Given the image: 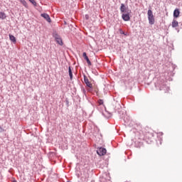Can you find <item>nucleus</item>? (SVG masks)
Segmentation results:
<instances>
[{
  "instance_id": "obj_1",
  "label": "nucleus",
  "mask_w": 182,
  "mask_h": 182,
  "mask_svg": "<svg viewBox=\"0 0 182 182\" xmlns=\"http://www.w3.org/2000/svg\"><path fill=\"white\" fill-rule=\"evenodd\" d=\"M155 87H156V89H159V90H163L164 93H167V92H169L170 90V87H167L164 82H159L157 84H155Z\"/></svg>"
},
{
  "instance_id": "obj_2",
  "label": "nucleus",
  "mask_w": 182,
  "mask_h": 182,
  "mask_svg": "<svg viewBox=\"0 0 182 182\" xmlns=\"http://www.w3.org/2000/svg\"><path fill=\"white\" fill-rule=\"evenodd\" d=\"M53 37H54V39H55L56 43L60 45V46H63V41H62V38H60V36H59V34H58V32H56V31H54L53 32Z\"/></svg>"
},
{
  "instance_id": "obj_3",
  "label": "nucleus",
  "mask_w": 182,
  "mask_h": 182,
  "mask_svg": "<svg viewBox=\"0 0 182 182\" xmlns=\"http://www.w3.org/2000/svg\"><path fill=\"white\" fill-rule=\"evenodd\" d=\"M84 77V82L87 86V87H89L87 90V92H92L93 90V85L90 83V81H89V78L86 76V74H83Z\"/></svg>"
},
{
  "instance_id": "obj_4",
  "label": "nucleus",
  "mask_w": 182,
  "mask_h": 182,
  "mask_svg": "<svg viewBox=\"0 0 182 182\" xmlns=\"http://www.w3.org/2000/svg\"><path fill=\"white\" fill-rule=\"evenodd\" d=\"M147 15L149 25H154V16L153 15V11H151V9L148 10Z\"/></svg>"
},
{
  "instance_id": "obj_5",
  "label": "nucleus",
  "mask_w": 182,
  "mask_h": 182,
  "mask_svg": "<svg viewBox=\"0 0 182 182\" xmlns=\"http://www.w3.org/2000/svg\"><path fill=\"white\" fill-rule=\"evenodd\" d=\"M145 140H146V143L150 144L154 140V134L147 132L145 136Z\"/></svg>"
},
{
  "instance_id": "obj_6",
  "label": "nucleus",
  "mask_w": 182,
  "mask_h": 182,
  "mask_svg": "<svg viewBox=\"0 0 182 182\" xmlns=\"http://www.w3.org/2000/svg\"><path fill=\"white\" fill-rule=\"evenodd\" d=\"M130 12H132L131 10H129V12H127V13H123L122 15V18L123 19V21H124L125 22H129V21H130Z\"/></svg>"
},
{
  "instance_id": "obj_7",
  "label": "nucleus",
  "mask_w": 182,
  "mask_h": 182,
  "mask_svg": "<svg viewBox=\"0 0 182 182\" xmlns=\"http://www.w3.org/2000/svg\"><path fill=\"white\" fill-rule=\"evenodd\" d=\"M106 153H107V150L103 147H100L97 150V154H98V156H105V154H106Z\"/></svg>"
},
{
  "instance_id": "obj_8",
  "label": "nucleus",
  "mask_w": 182,
  "mask_h": 182,
  "mask_svg": "<svg viewBox=\"0 0 182 182\" xmlns=\"http://www.w3.org/2000/svg\"><path fill=\"white\" fill-rule=\"evenodd\" d=\"M119 114L120 119H123L124 122L125 123H129V119H127V118H126V112H123V111H119Z\"/></svg>"
},
{
  "instance_id": "obj_9",
  "label": "nucleus",
  "mask_w": 182,
  "mask_h": 182,
  "mask_svg": "<svg viewBox=\"0 0 182 182\" xmlns=\"http://www.w3.org/2000/svg\"><path fill=\"white\" fill-rule=\"evenodd\" d=\"M119 9H120L121 14H126L129 12V7H126L124 4H121Z\"/></svg>"
},
{
  "instance_id": "obj_10",
  "label": "nucleus",
  "mask_w": 182,
  "mask_h": 182,
  "mask_svg": "<svg viewBox=\"0 0 182 182\" xmlns=\"http://www.w3.org/2000/svg\"><path fill=\"white\" fill-rule=\"evenodd\" d=\"M41 16L42 18H44V19H46V21H47V22H48L49 23H50V22H52V20L50 19V16L48 14H46V13L41 14Z\"/></svg>"
},
{
  "instance_id": "obj_11",
  "label": "nucleus",
  "mask_w": 182,
  "mask_h": 182,
  "mask_svg": "<svg viewBox=\"0 0 182 182\" xmlns=\"http://www.w3.org/2000/svg\"><path fill=\"white\" fill-rule=\"evenodd\" d=\"M82 57L84 58L85 60H86L88 66H92V62H90V60L89 59V57H87L86 52L82 53Z\"/></svg>"
},
{
  "instance_id": "obj_12",
  "label": "nucleus",
  "mask_w": 182,
  "mask_h": 182,
  "mask_svg": "<svg viewBox=\"0 0 182 182\" xmlns=\"http://www.w3.org/2000/svg\"><path fill=\"white\" fill-rule=\"evenodd\" d=\"M179 16H180V9H176L173 11V18L177 19V18H178Z\"/></svg>"
},
{
  "instance_id": "obj_13",
  "label": "nucleus",
  "mask_w": 182,
  "mask_h": 182,
  "mask_svg": "<svg viewBox=\"0 0 182 182\" xmlns=\"http://www.w3.org/2000/svg\"><path fill=\"white\" fill-rule=\"evenodd\" d=\"M68 73H69L70 79L71 80H73V73L72 72V67L71 66L68 67Z\"/></svg>"
},
{
  "instance_id": "obj_14",
  "label": "nucleus",
  "mask_w": 182,
  "mask_h": 182,
  "mask_svg": "<svg viewBox=\"0 0 182 182\" xmlns=\"http://www.w3.org/2000/svg\"><path fill=\"white\" fill-rule=\"evenodd\" d=\"M9 36L10 41H11V42H13V43H16V38H15V37L14 36V35L9 34Z\"/></svg>"
},
{
  "instance_id": "obj_15",
  "label": "nucleus",
  "mask_w": 182,
  "mask_h": 182,
  "mask_svg": "<svg viewBox=\"0 0 182 182\" xmlns=\"http://www.w3.org/2000/svg\"><path fill=\"white\" fill-rule=\"evenodd\" d=\"M178 26V21L176 20V18H173L172 21V28H177Z\"/></svg>"
},
{
  "instance_id": "obj_16",
  "label": "nucleus",
  "mask_w": 182,
  "mask_h": 182,
  "mask_svg": "<svg viewBox=\"0 0 182 182\" xmlns=\"http://www.w3.org/2000/svg\"><path fill=\"white\" fill-rule=\"evenodd\" d=\"M122 109V105H120V103L117 102L115 103V107H114V110H120Z\"/></svg>"
},
{
  "instance_id": "obj_17",
  "label": "nucleus",
  "mask_w": 182,
  "mask_h": 182,
  "mask_svg": "<svg viewBox=\"0 0 182 182\" xmlns=\"http://www.w3.org/2000/svg\"><path fill=\"white\" fill-rule=\"evenodd\" d=\"M0 19H6V14L4 12H0Z\"/></svg>"
},
{
  "instance_id": "obj_18",
  "label": "nucleus",
  "mask_w": 182,
  "mask_h": 182,
  "mask_svg": "<svg viewBox=\"0 0 182 182\" xmlns=\"http://www.w3.org/2000/svg\"><path fill=\"white\" fill-rule=\"evenodd\" d=\"M21 4L25 6V8H28V3L25 0H19Z\"/></svg>"
},
{
  "instance_id": "obj_19",
  "label": "nucleus",
  "mask_w": 182,
  "mask_h": 182,
  "mask_svg": "<svg viewBox=\"0 0 182 182\" xmlns=\"http://www.w3.org/2000/svg\"><path fill=\"white\" fill-rule=\"evenodd\" d=\"M119 32L120 35H124V36H126L127 35L126 33H124V31L122 28L119 29Z\"/></svg>"
},
{
  "instance_id": "obj_20",
  "label": "nucleus",
  "mask_w": 182,
  "mask_h": 182,
  "mask_svg": "<svg viewBox=\"0 0 182 182\" xmlns=\"http://www.w3.org/2000/svg\"><path fill=\"white\" fill-rule=\"evenodd\" d=\"M81 92L86 96V89H85V87H81Z\"/></svg>"
},
{
  "instance_id": "obj_21",
  "label": "nucleus",
  "mask_w": 182,
  "mask_h": 182,
  "mask_svg": "<svg viewBox=\"0 0 182 182\" xmlns=\"http://www.w3.org/2000/svg\"><path fill=\"white\" fill-rule=\"evenodd\" d=\"M97 103L100 106H102V105H103V103H104V101H103V100L100 99V100H98Z\"/></svg>"
},
{
  "instance_id": "obj_22",
  "label": "nucleus",
  "mask_w": 182,
  "mask_h": 182,
  "mask_svg": "<svg viewBox=\"0 0 182 182\" xmlns=\"http://www.w3.org/2000/svg\"><path fill=\"white\" fill-rule=\"evenodd\" d=\"M65 105L67 107H69V99L68 98H65Z\"/></svg>"
},
{
  "instance_id": "obj_23",
  "label": "nucleus",
  "mask_w": 182,
  "mask_h": 182,
  "mask_svg": "<svg viewBox=\"0 0 182 182\" xmlns=\"http://www.w3.org/2000/svg\"><path fill=\"white\" fill-rule=\"evenodd\" d=\"M30 2H31V4H32L34 6H36L37 4H36V1H35V0H31Z\"/></svg>"
},
{
  "instance_id": "obj_24",
  "label": "nucleus",
  "mask_w": 182,
  "mask_h": 182,
  "mask_svg": "<svg viewBox=\"0 0 182 182\" xmlns=\"http://www.w3.org/2000/svg\"><path fill=\"white\" fill-rule=\"evenodd\" d=\"M4 132H5V129L0 126V133H4Z\"/></svg>"
},
{
  "instance_id": "obj_25",
  "label": "nucleus",
  "mask_w": 182,
  "mask_h": 182,
  "mask_svg": "<svg viewBox=\"0 0 182 182\" xmlns=\"http://www.w3.org/2000/svg\"><path fill=\"white\" fill-rule=\"evenodd\" d=\"M85 19H87V20L89 19V15H87V14L85 15Z\"/></svg>"
},
{
  "instance_id": "obj_26",
  "label": "nucleus",
  "mask_w": 182,
  "mask_h": 182,
  "mask_svg": "<svg viewBox=\"0 0 182 182\" xmlns=\"http://www.w3.org/2000/svg\"><path fill=\"white\" fill-rule=\"evenodd\" d=\"M12 182H18V181H16V180H14Z\"/></svg>"
},
{
  "instance_id": "obj_27",
  "label": "nucleus",
  "mask_w": 182,
  "mask_h": 182,
  "mask_svg": "<svg viewBox=\"0 0 182 182\" xmlns=\"http://www.w3.org/2000/svg\"><path fill=\"white\" fill-rule=\"evenodd\" d=\"M29 1V2L31 1V0H28Z\"/></svg>"
}]
</instances>
